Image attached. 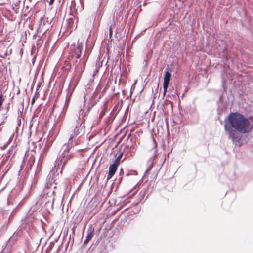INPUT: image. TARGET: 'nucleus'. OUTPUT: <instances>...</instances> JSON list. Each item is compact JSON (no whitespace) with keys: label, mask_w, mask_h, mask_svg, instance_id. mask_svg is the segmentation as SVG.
Masks as SVG:
<instances>
[{"label":"nucleus","mask_w":253,"mask_h":253,"mask_svg":"<svg viewBox=\"0 0 253 253\" xmlns=\"http://www.w3.org/2000/svg\"><path fill=\"white\" fill-rule=\"evenodd\" d=\"M224 129L228 137L234 143L239 142L241 137L239 133H248L252 129V126L250 121L239 113H231L224 121Z\"/></svg>","instance_id":"obj_1"},{"label":"nucleus","mask_w":253,"mask_h":253,"mask_svg":"<svg viewBox=\"0 0 253 253\" xmlns=\"http://www.w3.org/2000/svg\"><path fill=\"white\" fill-rule=\"evenodd\" d=\"M73 146L72 142H69L67 144H65L62 147L61 150L63 151L61 155L56 159L55 161L54 168H53L48 176L49 179H53L55 175V172H57V169L60 168V166L61 168L60 169V172L61 173L62 169L66 165L68 160L71 159L73 157V153L70 151L71 148Z\"/></svg>","instance_id":"obj_2"},{"label":"nucleus","mask_w":253,"mask_h":253,"mask_svg":"<svg viewBox=\"0 0 253 253\" xmlns=\"http://www.w3.org/2000/svg\"><path fill=\"white\" fill-rule=\"evenodd\" d=\"M55 187L51 184H50V186H49L48 183L46 184L41 198L42 203H44L45 205H49L51 206H53L55 199L54 196V188Z\"/></svg>","instance_id":"obj_3"},{"label":"nucleus","mask_w":253,"mask_h":253,"mask_svg":"<svg viewBox=\"0 0 253 253\" xmlns=\"http://www.w3.org/2000/svg\"><path fill=\"white\" fill-rule=\"evenodd\" d=\"M84 125H82V122L77 121L75 127L72 131L68 142L72 143L73 139L75 140L77 137H81L84 133Z\"/></svg>","instance_id":"obj_4"},{"label":"nucleus","mask_w":253,"mask_h":253,"mask_svg":"<svg viewBox=\"0 0 253 253\" xmlns=\"http://www.w3.org/2000/svg\"><path fill=\"white\" fill-rule=\"evenodd\" d=\"M157 144L155 140L153 139L152 140V146L151 151L152 152V156L148 160L147 162V170H150L153 167L154 164L155 163V158L157 156L158 150L157 149Z\"/></svg>","instance_id":"obj_5"},{"label":"nucleus","mask_w":253,"mask_h":253,"mask_svg":"<svg viewBox=\"0 0 253 253\" xmlns=\"http://www.w3.org/2000/svg\"><path fill=\"white\" fill-rule=\"evenodd\" d=\"M95 91L94 88H91L90 85L86 89L85 93L84 96V104L83 107L84 106V103L88 101L91 102L95 97Z\"/></svg>","instance_id":"obj_6"},{"label":"nucleus","mask_w":253,"mask_h":253,"mask_svg":"<svg viewBox=\"0 0 253 253\" xmlns=\"http://www.w3.org/2000/svg\"><path fill=\"white\" fill-rule=\"evenodd\" d=\"M170 77L171 73L168 71H166L164 75L163 81V88H165V89H166V87H168Z\"/></svg>","instance_id":"obj_7"},{"label":"nucleus","mask_w":253,"mask_h":253,"mask_svg":"<svg viewBox=\"0 0 253 253\" xmlns=\"http://www.w3.org/2000/svg\"><path fill=\"white\" fill-rule=\"evenodd\" d=\"M117 165L113 163L110 166L107 179H109L112 178L117 170Z\"/></svg>","instance_id":"obj_8"},{"label":"nucleus","mask_w":253,"mask_h":253,"mask_svg":"<svg viewBox=\"0 0 253 253\" xmlns=\"http://www.w3.org/2000/svg\"><path fill=\"white\" fill-rule=\"evenodd\" d=\"M86 115L85 111L83 108L80 109L78 111V114L77 115L76 122L80 121L83 122L84 121V117Z\"/></svg>","instance_id":"obj_9"},{"label":"nucleus","mask_w":253,"mask_h":253,"mask_svg":"<svg viewBox=\"0 0 253 253\" xmlns=\"http://www.w3.org/2000/svg\"><path fill=\"white\" fill-rule=\"evenodd\" d=\"M93 231L91 229L88 230L86 239L84 241V244H87L89 242V241L92 239L93 237Z\"/></svg>","instance_id":"obj_10"},{"label":"nucleus","mask_w":253,"mask_h":253,"mask_svg":"<svg viewBox=\"0 0 253 253\" xmlns=\"http://www.w3.org/2000/svg\"><path fill=\"white\" fill-rule=\"evenodd\" d=\"M123 153H120L118 157L116 158L114 162H113V164H115V165L118 166L119 164V162L120 161L122 157Z\"/></svg>","instance_id":"obj_11"},{"label":"nucleus","mask_w":253,"mask_h":253,"mask_svg":"<svg viewBox=\"0 0 253 253\" xmlns=\"http://www.w3.org/2000/svg\"><path fill=\"white\" fill-rule=\"evenodd\" d=\"M101 66H102V64L100 62H99L98 64H96V69L93 74V76H95L98 73L99 69Z\"/></svg>","instance_id":"obj_12"},{"label":"nucleus","mask_w":253,"mask_h":253,"mask_svg":"<svg viewBox=\"0 0 253 253\" xmlns=\"http://www.w3.org/2000/svg\"><path fill=\"white\" fill-rule=\"evenodd\" d=\"M4 101V98L2 94H0V107L2 105Z\"/></svg>","instance_id":"obj_13"},{"label":"nucleus","mask_w":253,"mask_h":253,"mask_svg":"<svg viewBox=\"0 0 253 253\" xmlns=\"http://www.w3.org/2000/svg\"><path fill=\"white\" fill-rule=\"evenodd\" d=\"M112 33H113V32L112 30L111 26H110V28H109V40H110L111 41H112V39L111 38L112 36Z\"/></svg>","instance_id":"obj_14"},{"label":"nucleus","mask_w":253,"mask_h":253,"mask_svg":"<svg viewBox=\"0 0 253 253\" xmlns=\"http://www.w3.org/2000/svg\"><path fill=\"white\" fill-rule=\"evenodd\" d=\"M82 48V45H81V43H78V46L77 49L78 50L79 52H80V53H81Z\"/></svg>","instance_id":"obj_15"},{"label":"nucleus","mask_w":253,"mask_h":253,"mask_svg":"<svg viewBox=\"0 0 253 253\" xmlns=\"http://www.w3.org/2000/svg\"><path fill=\"white\" fill-rule=\"evenodd\" d=\"M104 112L102 111L101 113L100 114L99 117L102 118L103 117V116L104 115Z\"/></svg>","instance_id":"obj_16"},{"label":"nucleus","mask_w":253,"mask_h":253,"mask_svg":"<svg viewBox=\"0 0 253 253\" xmlns=\"http://www.w3.org/2000/svg\"><path fill=\"white\" fill-rule=\"evenodd\" d=\"M167 88H168V87H166V89H165V88H163V89H164V91H163V95H164V96L165 95V94H166V92H167Z\"/></svg>","instance_id":"obj_17"},{"label":"nucleus","mask_w":253,"mask_h":253,"mask_svg":"<svg viewBox=\"0 0 253 253\" xmlns=\"http://www.w3.org/2000/svg\"><path fill=\"white\" fill-rule=\"evenodd\" d=\"M80 56H81V53L79 52V53L77 54V55L76 56V58H79L80 57Z\"/></svg>","instance_id":"obj_18"},{"label":"nucleus","mask_w":253,"mask_h":253,"mask_svg":"<svg viewBox=\"0 0 253 253\" xmlns=\"http://www.w3.org/2000/svg\"><path fill=\"white\" fill-rule=\"evenodd\" d=\"M34 102H35V98H33L32 99V101H31V103H32V104H34Z\"/></svg>","instance_id":"obj_19"},{"label":"nucleus","mask_w":253,"mask_h":253,"mask_svg":"<svg viewBox=\"0 0 253 253\" xmlns=\"http://www.w3.org/2000/svg\"><path fill=\"white\" fill-rule=\"evenodd\" d=\"M54 0H50V4H51L53 3Z\"/></svg>","instance_id":"obj_20"},{"label":"nucleus","mask_w":253,"mask_h":253,"mask_svg":"<svg viewBox=\"0 0 253 253\" xmlns=\"http://www.w3.org/2000/svg\"><path fill=\"white\" fill-rule=\"evenodd\" d=\"M64 114H63L62 115H60V117L61 118H63L64 117Z\"/></svg>","instance_id":"obj_21"},{"label":"nucleus","mask_w":253,"mask_h":253,"mask_svg":"<svg viewBox=\"0 0 253 253\" xmlns=\"http://www.w3.org/2000/svg\"><path fill=\"white\" fill-rule=\"evenodd\" d=\"M5 253V252H4L3 250H2V251L1 252V253Z\"/></svg>","instance_id":"obj_22"}]
</instances>
